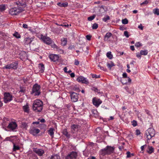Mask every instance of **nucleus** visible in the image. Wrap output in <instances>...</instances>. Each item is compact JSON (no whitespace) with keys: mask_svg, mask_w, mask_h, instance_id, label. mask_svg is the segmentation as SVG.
<instances>
[{"mask_svg":"<svg viewBox=\"0 0 159 159\" xmlns=\"http://www.w3.org/2000/svg\"><path fill=\"white\" fill-rule=\"evenodd\" d=\"M32 108L36 112L41 111L43 108V102L40 100H34L33 103Z\"/></svg>","mask_w":159,"mask_h":159,"instance_id":"1","label":"nucleus"},{"mask_svg":"<svg viewBox=\"0 0 159 159\" xmlns=\"http://www.w3.org/2000/svg\"><path fill=\"white\" fill-rule=\"evenodd\" d=\"M114 148L113 147L107 146L105 148L101 150L100 154L104 156L106 155H109L113 152Z\"/></svg>","mask_w":159,"mask_h":159,"instance_id":"2","label":"nucleus"},{"mask_svg":"<svg viewBox=\"0 0 159 159\" xmlns=\"http://www.w3.org/2000/svg\"><path fill=\"white\" fill-rule=\"evenodd\" d=\"M40 86L38 84H35L33 86L31 94L32 95L38 96L41 93L40 91Z\"/></svg>","mask_w":159,"mask_h":159,"instance_id":"3","label":"nucleus"},{"mask_svg":"<svg viewBox=\"0 0 159 159\" xmlns=\"http://www.w3.org/2000/svg\"><path fill=\"white\" fill-rule=\"evenodd\" d=\"M21 6H18V8L15 7L9 10V13L11 15H16L21 12L23 11V7Z\"/></svg>","mask_w":159,"mask_h":159,"instance_id":"4","label":"nucleus"},{"mask_svg":"<svg viewBox=\"0 0 159 159\" xmlns=\"http://www.w3.org/2000/svg\"><path fill=\"white\" fill-rule=\"evenodd\" d=\"M146 134L147 140H150L152 138L154 137L155 134V132L154 129L152 128H149L146 132Z\"/></svg>","mask_w":159,"mask_h":159,"instance_id":"5","label":"nucleus"},{"mask_svg":"<svg viewBox=\"0 0 159 159\" xmlns=\"http://www.w3.org/2000/svg\"><path fill=\"white\" fill-rule=\"evenodd\" d=\"M16 1L15 3L19 7L21 6L23 7H25L29 5V1L28 0H16Z\"/></svg>","mask_w":159,"mask_h":159,"instance_id":"6","label":"nucleus"},{"mask_svg":"<svg viewBox=\"0 0 159 159\" xmlns=\"http://www.w3.org/2000/svg\"><path fill=\"white\" fill-rule=\"evenodd\" d=\"M18 65V62L15 61L12 62L10 64H8L5 66L3 68H6V69H11L12 68L14 69H16L17 68Z\"/></svg>","mask_w":159,"mask_h":159,"instance_id":"7","label":"nucleus"},{"mask_svg":"<svg viewBox=\"0 0 159 159\" xmlns=\"http://www.w3.org/2000/svg\"><path fill=\"white\" fill-rule=\"evenodd\" d=\"M12 100V96L9 93H4V101L5 103H7Z\"/></svg>","mask_w":159,"mask_h":159,"instance_id":"8","label":"nucleus"},{"mask_svg":"<svg viewBox=\"0 0 159 159\" xmlns=\"http://www.w3.org/2000/svg\"><path fill=\"white\" fill-rule=\"evenodd\" d=\"M41 39L44 43L47 44L49 45L52 42V40L51 39L48 37H46L41 35Z\"/></svg>","mask_w":159,"mask_h":159,"instance_id":"9","label":"nucleus"},{"mask_svg":"<svg viewBox=\"0 0 159 159\" xmlns=\"http://www.w3.org/2000/svg\"><path fill=\"white\" fill-rule=\"evenodd\" d=\"M77 154L75 152H71L66 157V159H75Z\"/></svg>","mask_w":159,"mask_h":159,"instance_id":"10","label":"nucleus"},{"mask_svg":"<svg viewBox=\"0 0 159 159\" xmlns=\"http://www.w3.org/2000/svg\"><path fill=\"white\" fill-rule=\"evenodd\" d=\"M71 132L74 134L78 131L80 129V126L78 125L72 124L71 126Z\"/></svg>","mask_w":159,"mask_h":159,"instance_id":"11","label":"nucleus"},{"mask_svg":"<svg viewBox=\"0 0 159 159\" xmlns=\"http://www.w3.org/2000/svg\"><path fill=\"white\" fill-rule=\"evenodd\" d=\"M77 93H75L72 92L70 93V97L71 101L73 102H75L78 101V97Z\"/></svg>","mask_w":159,"mask_h":159,"instance_id":"12","label":"nucleus"},{"mask_svg":"<svg viewBox=\"0 0 159 159\" xmlns=\"http://www.w3.org/2000/svg\"><path fill=\"white\" fill-rule=\"evenodd\" d=\"M77 80L79 82H80L82 83L87 84L89 83L87 79L82 76L79 77L77 78Z\"/></svg>","mask_w":159,"mask_h":159,"instance_id":"13","label":"nucleus"},{"mask_svg":"<svg viewBox=\"0 0 159 159\" xmlns=\"http://www.w3.org/2000/svg\"><path fill=\"white\" fill-rule=\"evenodd\" d=\"M93 102L94 105L98 107L102 103V101L99 99L93 98Z\"/></svg>","mask_w":159,"mask_h":159,"instance_id":"14","label":"nucleus"},{"mask_svg":"<svg viewBox=\"0 0 159 159\" xmlns=\"http://www.w3.org/2000/svg\"><path fill=\"white\" fill-rule=\"evenodd\" d=\"M17 126V125L15 122H11L8 125V128L11 129L12 130H14L15 129Z\"/></svg>","mask_w":159,"mask_h":159,"instance_id":"15","label":"nucleus"},{"mask_svg":"<svg viewBox=\"0 0 159 159\" xmlns=\"http://www.w3.org/2000/svg\"><path fill=\"white\" fill-rule=\"evenodd\" d=\"M33 151L39 156H42L44 153V151L41 149L34 148Z\"/></svg>","mask_w":159,"mask_h":159,"instance_id":"16","label":"nucleus"},{"mask_svg":"<svg viewBox=\"0 0 159 159\" xmlns=\"http://www.w3.org/2000/svg\"><path fill=\"white\" fill-rule=\"evenodd\" d=\"M59 58V56L57 55L52 54L49 55L50 59L51 61L54 62L57 61L58 60Z\"/></svg>","mask_w":159,"mask_h":159,"instance_id":"17","label":"nucleus"},{"mask_svg":"<svg viewBox=\"0 0 159 159\" xmlns=\"http://www.w3.org/2000/svg\"><path fill=\"white\" fill-rule=\"evenodd\" d=\"M30 130V133L34 136H36L40 132V130L38 129H35V127H33Z\"/></svg>","mask_w":159,"mask_h":159,"instance_id":"18","label":"nucleus"},{"mask_svg":"<svg viewBox=\"0 0 159 159\" xmlns=\"http://www.w3.org/2000/svg\"><path fill=\"white\" fill-rule=\"evenodd\" d=\"M39 72L41 73H43L44 72L45 70V67L44 65L42 63H39Z\"/></svg>","mask_w":159,"mask_h":159,"instance_id":"19","label":"nucleus"},{"mask_svg":"<svg viewBox=\"0 0 159 159\" xmlns=\"http://www.w3.org/2000/svg\"><path fill=\"white\" fill-rule=\"evenodd\" d=\"M23 109L25 112L29 113V105L27 104L23 106Z\"/></svg>","mask_w":159,"mask_h":159,"instance_id":"20","label":"nucleus"},{"mask_svg":"<svg viewBox=\"0 0 159 159\" xmlns=\"http://www.w3.org/2000/svg\"><path fill=\"white\" fill-rule=\"evenodd\" d=\"M16 136H11L10 137H7L5 138V141H9L12 142L13 143V142H14V139L13 138H16Z\"/></svg>","mask_w":159,"mask_h":159,"instance_id":"21","label":"nucleus"},{"mask_svg":"<svg viewBox=\"0 0 159 159\" xmlns=\"http://www.w3.org/2000/svg\"><path fill=\"white\" fill-rule=\"evenodd\" d=\"M112 35V34L110 32L107 33L104 36V40L105 41H108V39L110 38Z\"/></svg>","mask_w":159,"mask_h":159,"instance_id":"22","label":"nucleus"},{"mask_svg":"<svg viewBox=\"0 0 159 159\" xmlns=\"http://www.w3.org/2000/svg\"><path fill=\"white\" fill-rule=\"evenodd\" d=\"M13 151L15 152L16 150H19L20 149L19 146L16 144L14 142H13Z\"/></svg>","mask_w":159,"mask_h":159,"instance_id":"23","label":"nucleus"},{"mask_svg":"<svg viewBox=\"0 0 159 159\" xmlns=\"http://www.w3.org/2000/svg\"><path fill=\"white\" fill-rule=\"evenodd\" d=\"M57 5L59 7H66L68 6V3L67 2H64L62 3L59 2Z\"/></svg>","mask_w":159,"mask_h":159,"instance_id":"24","label":"nucleus"},{"mask_svg":"<svg viewBox=\"0 0 159 159\" xmlns=\"http://www.w3.org/2000/svg\"><path fill=\"white\" fill-rule=\"evenodd\" d=\"M63 134L66 136L67 137L69 138L70 137V135L68 133L67 131V130L66 129H65L63 130Z\"/></svg>","mask_w":159,"mask_h":159,"instance_id":"25","label":"nucleus"},{"mask_svg":"<svg viewBox=\"0 0 159 159\" xmlns=\"http://www.w3.org/2000/svg\"><path fill=\"white\" fill-rule=\"evenodd\" d=\"M54 129L52 128H50V129L48 131V134L53 137L54 135V132H53Z\"/></svg>","mask_w":159,"mask_h":159,"instance_id":"26","label":"nucleus"},{"mask_svg":"<svg viewBox=\"0 0 159 159\" xmlns=\"http://www.w3.org/2000/svg\"><path fill=\"white\" fill-rule=\"evenodd\" d=\"M141 54L142 55H146L148 53V51L147 50H141L140 51Z\"/></svg>","mask_w":159,"mask_h":159,"instance_id":"27","label":"nucleus"},{"mask_svg":"<svg viewBox=\"0 0 159 159\" xmlns=\"http://www.w3.org/2000/svg\"><path fill=\"white\" fill-rule=\"evenodd\" d=\"M107 66L109 68L111 69L112 67L115 66V65L113 62L111 61L110 63H108Z\"/></svg>","mask_w":159,"mask_h":159,"instance_id":"28","label":"nucleus"},{"mask_svg":"<svg viewBox=\"0 0 159 159\" xmlns=\"http://www.w3.org/2000/svg\"><path fill=\"white\" fill-rule=\"evenodd\" d=\"M50 159H60V157L57 155H55L52 156Z\"/></svg>","mask_w":159,"mask_h":159,"instance_id":"29","label":"nucleus"},{"mask_svg":"<svg viewBox=\"0 0 159 159\" xmlns=\"http://www.w3.org/2000/svg\"><path fill=\"white\" fill-rule=\"evenodd\" d=\"M6 9L5 6L4 4L0 5V11H3Z\"/></svg>","mask_w":159,"mask_h":159,"instance_id":"30","label":"nucleus"},{"mask_svg":"<svg viewBox=\"0 0 159 159\" xmlns=\"http://www.w3.org/2000/svg\"><path fill=\"white\" fill-rule=\"evenodd\" d=\"M148 149L149 150L148 151V152L149 154H151L154 152V149L152 147H149Z\"/></svg>","mask_w":159,"mask_h":159,"instance_id":"31","label":"nucleus"},{"mask_svg":"<svg viewBox=\"0 0 159 159\" xmlns=\"http://www.w3.org/2000/svg\"><path fill=\"white\" fill-rule=\"evenodd\" d=\"M107 56L110 59H111L112 58V55L111 54V52H109L107 53Z\"/></svg>","mask_w":159,"mask_h":159,"instance_id":"32","label":"nucleus"},{"mask_svg":"<svg viewBox=\"0 0 159 159\" xmlns=\"http://www.w3.org/2000/svg\"><path fill=\"white\" fill-rule=\"evenodd\" d=\"M13 35L17 39L20 38L21 37L20 34L17 32H15Z\"/></svg>","mask_w":159,"mask_h":159,"instance_id":"33","label":"nucleus"},{"mask_svg":"<svg viewBox=\"0 0 159 159\" xmlns=\"http://www.w3.org/2000/svg\"><path fill=\"white\" fill-rule=\"evenodd\" d=\"M153 12L155 14H156L157 15H159V9H158L157 8L154 9L153 10Z\"/></svg>","mask_w":159,"mask_h":159,"instance_id":"34","label":"nucleus"},{"mask_svg":"<svg viewBox=\"0 0 159 159\" xmlns=\"http://www.w3.org/2000/svg\"><path fill=\"white\" fill-rule=\"evenodd\" d=\"M30 38H26L24 39L25 43L26 44H29L30 43Z\"/></svg>","mask_w":159,"mask_h":159,"instance_id":"35","label":"nucleus"},{"mask_svg":"<svg viewBox=\"0 0 159 159\" xmlns=\"http://www.w3.org/2000/svg\"><path fill=\"white\" fill-rule=\"evenodd\" d=\"M110 19V17L108 16H106L105 17L102 19L103 20L106 22L108 20H109Z\"/></svg>","mask_w":159,"mask_h":159,"instance_id":"36","label":"nucleus"},{"mask_svg":"<svg viewBox=\"0 0 159 159\" xmlns=\"http://www.w3.org/2000/svg\"><path fill=\"white\" fill-rule=\"evenodd\" d=\"M73 90L75 91H76L77 92H79L80 90L78 86L75 85L73 88Z\"/></svg>","mask_w":159,"mask_h":159,"instance_id":"37","label":"nucleus"},{"mask_svg":"<svg viewBox=\"0 0 159 159\" xmlns=\"http://www.w3.org/2000/svg\"><path fill=\"white\" fill-rule=\"evenodd\" d=\"M122 22L123 24L125 25L128 24V21L126 18H125V19L122 20Z\"/></svg>","mask_w":159,"mask_h":159,"instance_id":"38","label":"nucleus"},{"mask_svg":"<svg viewBox=\"0 0 159 159\" xmlns=\"http://www.w3.org/2000/svg\"><path fill=\"white\" fill-rule=\"evenodd\" d=\"M95 15L89 17L88 18V20L89 21H91L95 18Z\"/></svg>","mask_w":159,"mask_h":159,"instance_id":"39","label":"nucleus"},{"mask_svg":"<svg viewBox=\"0 0 159 159\" xmlns=\"http://www.w3.org/2000/svg\"><path fill=\"white\" fill-rule=\"evenodd\" d=\"M62 42V44H63V45H65L67 43V41L66 39H65V38H63V39L61 40Z\"/></svg>","mask_w":159,"mask_h":159,"instance_id":"40","label":"nucleus"},{"mask_svg":"<svg viewBox=\"0 0 159 159\" xmlns=\"http://www.w3.org/2000/svg\"><path fill=\"white\" fill-rule=\"evenodd\" d=\"M39 121L33 122L32 123V125H31V127H36L37 126L34 127V125L35 124L38 125V124H39Z\"/></svg>","mask_w":159,"mask_h":159,"instance_id":"41","label":"nucleus"},{"mask_svg":"<svg viewBox=\"0 0 159 159\" xmlns=\"http://www.w3.org/2000/svg\"><path fill=\"white\" fill-rule=\"evenodd\" d=\"M98 67L100 68V70L104 71H106V69L105 68H104L103 67L101 66L100 64L98 65Z\"/></svg>","mask_w":159,"mask_h":159,"instance_id":"42","label":"nucleus"},{"mask_svg":"<svg viewBox=\"0 0 159 159\" xmlns=\"http://www.w3.org/2000/svg\"><path fill=\"white\" fill-rule=\"evenodd\" d=\"M98 28V25L96 23H94L92 26L93 29H96Z\"/></svg>","mask_w":159,"mask_h":159,"instance_id":"43","label":"nucleus"},{"mask_svg":"<svg viewBox=\"0 0 159 159\" xmlns=\"http://www.w3.org/2000/svg\"><path fill=\"white\" fill-rule=\"evenodd\" d=\"M135 45L136 47H139L142 46V45L140 42H138L135 44Z\"/></svg>","mask_w":159,"mask_h":159,"instance_id":"44","label":"nucleus"},{"mask_svg":"<svg viewBox=\"0 0 159 159\" xmlns=\"http://www.w3.org/2000/svg\"><path fill=\"white\" fill-rule=\"evenodd\" d=\"M124 35L127 38H128L129 36V35L128 34V32L127 31H124Z\"/></svg>","mask_w":159,"mask_h":159,"instance_id":"45","label":"nucleus"},{"mask_svg":"<svg viewBox=\"0 0 159 159\" xmlns=\"http://www.w3.org/2000/svg\"><path fill=\"white\" fill-rule=\"evenodd\" d=\"M92 76L93 78H99L100 77V76L99 75H97L96 74H93L92 75Z\"/></svg>","mask_w":159,"mask_h":159,"instance_id":"46","label":"nucleus"},{"mask_svg":"<svg viewBox=\"0 0 159 159\" xmlns=\"http://www.w3.org/2000/svg\"><path fill=\"white\" fill-rule=\"evenodd\" d=\"M92 90L98 93H99V90L96 88L93 87L92 89Z\"/></svg>","mask_w":159,"mask_h":159,"instance_id":"47","label":"nucleus"},{"mask_svg":"<svg viewBox=\"0 0 159 159\" xmlns=\"http://www.w3.org/2000/svg\"><path fill=\"white\" fill-rule=\"evenodd\" d=\"M126 154H127L126 157L127 158H129L131 157V153L129 152L128 151V152H127Z\"/></svg>","mask_w":159,"mask_h":159,"instance_id":"48","label":"nucleus"},{"mask_svg":"<svg viewBox=\"0 0 159 159\" xmlns=\"http://www.w3.org/2000/svg\"><path fill=\"white\" fill-rule=\"evenodd\" d=\"M68 49H70V50L74 49H75L74 45H71L69 47Z\"/></svg>","mask_w":159,"mask_h":159,"instance_id":"49","label":"nucleus"},{"mask_svg":"<svg viewBox=\"0 0 159 159\" xmlns=\"http://www.w3.org/2000/svg\"><path fill=\"white\" fill-rule=\"evenodd\" d=\"M122 76H123V78H128L127 75L126 73H124L123 74Z\"/></svg>","mask_w":159,"mask_h":159,"instance_id":"50","label":"nucleus"},{"mask_svg":"<svg viewBox=\"0 0 159 159\" xmlns=\"http://www.w3.org/2000/svg\"><path fill=\"white\" fill-rule=\"evenodd\" d=\"M132 125H133L134 126H135L137 125V123L136 122V121L134 120L132 122Z\"/></svg>","mask_w":159,"mask_h":159,"instance_id":"51","label":"nucleus"},{"mask_svg":"<svg viewBox=\"0 0 159 159\" xmlns=\"http://www.w3.org/2000/svg\"><path fill=\"white\" fill-rule=\"evenodd\" d=\"M141 54L140 52V53H138L136 54V56L137 57L139 58H140L141 57Z\"/></svg>","mask_w":159,"mask_h":159,"instance_id":"52","label":"nucleus"},{"mask_svg":"<svg viewBox=\"0 0 159 159\" xmlns=\"http://www.w3.org/2000/svg\"><path fill=\"white\" fill-rule=\"evenodd\" d=\"M79 64V61L75 59V64L76 65H78Z\"/></svg>","mask_w":159,"mask_h":159,"instance_id":"53","label":"nucleus"},{"mask_svg":"<svg viewBox=\"0 0 159 159\" xmlns=\"http://www.w3.org/2000/svg\"><path fill=\"white\" fill-rule=\"evenodd\" d=\"M124 80H125L123 78V79H122L121 80V81L122 83L123 84H127V82H125L124 81Z\"/></svg>","mask_w":159,"mask_h":159,"instance_id":"54","label":"nucleus"},{"mask_svg":"<svg viewBox=\"0 0 159 159\" xmlns=\"http://www.w3.org/2000/svg\"><path fill=\"white\" fill-rule=\"evenodd\" d=\"M148 3V1L147 0H145L144 2H142L141 4V5H142L143 4H147Z\"/></svg>","mask_w":159,"mask_h":159,"instance_id":"55","label":"nucleus"},{"mask_svg":"<svg viewBox=\"0 0 159 159\" xmlns=\"http://www.w3.org/2000/svg\"><path fill=\"white\" fill-rule=\"evenodd\" d=\"M86 38L88 40H90L91 39V36L89 35H87L86 36Z\"/></svg>","mask_w":159,"mask_h":159,"instance_id":"56","label":"nucleus"},{"mask_svg":"<svg viewBox=\"0 0 159 159\" xmlns=\"http://www.w3.org/2000/svg\"><path fill=\"white\" fill-rule=\"evenodd\" d=\"M38 120H39L42 123H44L46 122L45 119L44 118H42L41 120L39 119H38Z\"/></svg>","mask_w":159,"mask_h":159,"instance_id":"57","label":"nucleus"},{"mask_svg":"<svg viewBox=\"0 0 159 159\" xmlns=\"http://www.w3.org/2000/svg\"><path fill=\"white\" fill-rule=\"evenodd\" d=\"M136 134L137 135H139V134H140V132L139 130L138 129H137L136 130Z\"/></svg>","mask_w":159,"mask_h":159,"instance_id":"58","label":"nucleus"},{"mask_svg":"<svg viewBox=\"0 0 159 159\" xmlns=\"http://www.w3.org/2000/svg\"><path fill=\"white\" fill-rule=\"evenodd\" d=\"M146 145L145 144V145H144L143 146H141V150L142 151H143V150H144V147H146Z\"/></svg>","mask_w":159,"mask_h":159,"instance_id":"59","label":"nucleus"},{"mask_svg":"<svg viewBox=\"0 0 159 159\" xmlns=\"http://www.w3.org/2000/svg\"><path fill=\"white\" fill-rule=\"evenodd\" d=\"M60 26H64V27H68L69 26V25L68 24H67V25H64V24H60Z\"/></svg>","mask_w":159,"mask_h":159,"instance_id":"60","label":"nucleus"},{"mask_svg":"<svg viewBox=\"0 0 159 159\" xmlns=\"http://www.w3.org/2000/svg\"><path fill=\"white\" fill-rule=\"evenodd\" d=\"M23 27L24 28H27L28 25L27 24H24L23 25Z\"/></svg>","mask_w":159,"mask_h":159,"instance_id":"61","label":"nucleus"},{"mask_svg":"<svg viewBox=\"0 0 159 159\" xmlns=\"http://www.w3.org/2000/svg\"><path fill=\"white\" fill-rule=\"evenodd\" d=\"M70 76L71 77L73 78L75 76V74L74 73H72L70 74Z\"/></svg>","mask_w":159,"mask_h":159,"instance_id":"62","label":"nucleus"},{"mask_svg":"<svg viewBox=\"0 0 159 159\" xmlns=\"http://www.w3.org/2000/svg\"><path fill=\"white\" fill-rule=\"evenodd\" d=\"M22 125L25 128H26L27 126V124L25 122H23Z\"/></svg>","mask_w":159,"mask_h":159,"instance_id":"63","label":"nucleus"},{"mask_svg":"<svg viewBox=\"0 0 159 159\" xmlns=\"http://www.w3.org/2000/svg\"><path fill=\"white\" fill-rule=\"evenodd\" d=\"M87 159H95V157L93 156H92L88 158Z\"/></svg>","mask_w":159,"mask_h":159,"instance_id":"64","label":"nucleus"}]
</instances>
